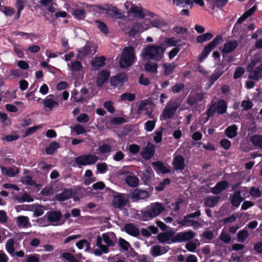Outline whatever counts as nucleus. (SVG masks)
Returning <instances> with one entry per match:
<instances>
[{"label":"nucleus","instance_id":"nucleus-1","mask_svg":"<svg viewBox=\"0 0 262 262\" xmlns=\"http://www.w3.org/2000/svg\"><path fill=\"white\" fill-rule=\"evenodd\" d=\"M166 48L164 47L148 45L142 49L141 54L143 58L159 61L163 57Z\"/></svg>","mask_w":262,"mask_h":262},{"label":"nucleus","instance_id":"nucleus-2","mask_svg":"<svg viewBox=\"0 0 262 262\" xmlns=\"http://www.w3.org/2000/svg\"><path fill=\"white\" fill-rule=\"evenodd\" d=\"M136 60L135 50L133 47L127 46L123 48L119 60L120 68L125 69L132 66Z\"/></svg>","mask_w":262,"mask_h":262},{"label":"nucleus","instance_id":"nucleus-3","mask_svg":"<svg viewBox=\"0 0 262 262\" xmlns=\"http://www.w3.org/2000/svg\"><path fill=\"white\" fill-rule=\"evenodd\" d=\"M165 208L160 203H155L147 206L145 210L141 211V219L143 221H147L157 216L164 211Z\"/></svg>","mask_w":262,"mask_h":262},{"label":"nucleus","instance_id":"nucleus-4","mask_svg":"<svg viewBox=\"0 0 262 262\" xmlns=\"http://www.w3.org/2000/svg\"><path fill=\"white\" fill-rule=\"evenodd\" d=\"M94 10L100 14H107L113 17L121 19L123 13L116 7L105 4L104 5H95L93 6Z\"/></svg>","mask_w":262,"mask_h":262},{"label":"nucleus","instance_id":"nucleus-5","mask_svg":"<svg viewBox=\"0 0 262 262\" xmlns=\"http://www.w3.org/2000/svg\"><path fill=\"white\" fill-rule=\"evenodd\" d=\"M222 41V36L221 35H216L211 42L204 47L198 58L199 61L202 62L208 56L210 52Z\"/></svg>","mask_w":262,"mask_h":262},{"label":"nucleus","instance_id":"nucleus-6","mask_svg":"<svg viewBox=\"0 0 262 262\" xmlns=\"http://www.w3.org/2000/svg\"><path fill=\"white\" fill-rule=\"evenodd\" d=\"M195 235L196 233L191 230L178 232L172 239V242L173 243H180L187 241L189 242L195 237Z\"/></svg>","mask_w":262,"mask_h":262},{"label":"nucleus","instance_id":"nucleus-7","mask_svg":"<svg viewBox=\"0 0 262 262\" xmlns=\"http://www.w3.org/2000/svg\"><path fill=\"white\" fill-rule=\"evenodd\" d=\"M98 160V157L95 155H83L75 158V162L78 165L79 167H81L80 166L82 165L94 164Z\"/></svg>","mask_w":262,"mask_h":262},{"label":"nucleus","instance_id":"nucleus-8","mask_svg":"<svg viewBox=\"0 0 262 262\" xmlns=\"http://www.w3.org/2000/svg\"><path fill=\"white\" fill-rule=\"evenodd\" d=\"M129 12L132 14H133L135 16L141 19L144 18L146 16H148L150 17H153L155 15V13L147 9H143L141 7L135 5L131 7Z\"/></svg>","mask_w":262,"mask_h":262},{"label":"nucleus","instance_id":"nucleus-9","mask_svg":"<svg viewBox=\"0 0 262 262\" xmlns=\"http://www.w3.org/2000/svg\"><path fill=\"white\" fill-rule=\"evenodd\" d=\"M179 107L176 102H169L163 111V116L165 119H169L172 117Z\"/></svg>","mask_w":262,"mask_h":262},{"label":"nucleus","instance_id":"nucleus-10","mask_svg":"<svg viewBox=\"0 0 262 262\" xmlns=\"http://www.w3.org/2000/svg\"><path fill=\"white\" fill-rule=\"evenodd\" d=\"M127 202L128 200L124 193H118L114 196L113 200V205L116 208L122 209L126 205Z\"/></svg>","mask_w":262,"mask_h":262},{"label":"nucleus","instance_id":"nucleus-11","mask_svg":"<svg viewBox=\"0 0 262 262\" xmlns=\"http://www.w3.org/2000/svg\"><path fill=\"white\" fill-rule=\"evenodd\" d=\"M156 146L153 144L148 142L147 146L144 147L140 152V155L145 160L150 159L155 153Z\"/></svg>","mask_w":262,"mask_h":262},{"label":"nucleus","instance_id":"nucleus-12","mask_svg":"<svg viewBox=\"0 0 262 262\" xmlns=\"http://www.w3.org/2000/svg\"><path fill=\"white\" fill-rule=\"evenodd\" d=\"M174 234L175 232L172 230L162 232L158 235L157 239L161 243H173L172 242V239L174 236Z\"/></svg>","mask_w":262,"mask_h":262},{"label":"nucleus","instance_id":"nucleus-13","mask_svg":"<svg viewBox=\"0 0 262 262\" xmlns=\"http://www.w3.org/2000/svg\"><path fill=\"white\" fill-rule=\"evenodd\" d=\"M149 196V192L144 190L135 189L130 194V198L133 202H136L141 199H144Z\"/></svg>","mask_w":262,"mask_h":262},{"label":"nucleus","instance_id":"nucleus-14","mask_svg":"<svg viewBox=\"0 0 262 262\" xmlns=\"http://www.w3.org/2000/svg\"><path fill=\"white\" fill-rule=\"evenodd\" d=\"M110 76V72L107 70H103L100 71L97 75L96 79L97 85L101 87L108 80Z\"/></svg>","mask_w":262,"mask_h":262},{"label":"nucleus","instance_id":"nucleus-15","mask_svg":"<svg viewBox=\"0 0 262 262\" xmlns=\"http://www.w3.org/2000/svg\"><path fill=\"white\" fill-rule=\"evenodd\" d=\"M127 80V75L124 73H120L110 79V83L112 86H116L118 84H123Z\"/></svg>","mask_w":262,"mask_h":262},{"label":"nucleus","instance_id":"nucleus-16","mask_svg":"<svg viewBox=\"0 0 262 262\" xmlns=\"http://www.w3.org/2000/svg\"><path fill=\"white\" fill-rule=\"evenodd\" d=\"M73 196L72 189L69 188L63 189V191L60 193L55 195V199L56 200L63 202L66 201Z\"/></svg>","mask_w":262,"mask_h":262},{"label":"nucleus","instance_id":"nucleus-17","mask_svg":"<svg viewBox=\"0 0 262 262\" xmlns=\"http://www.w3.org/2000/svg\"><path fill=\"white\" fill-rule=\"evenodd\" d=\"M152 165L154 167L155 170L158 174H166L171 172V170L167 168L161 161H158L154 162L152 163Z\"/></svg>","mask_w":262,"mask_h":262},{"label":"nucleus","instance_id":"nucleus-18","mask_svg":"<svg viewBox=\"0 0 262 262\" xmlns=\"http://www.w3.org/2000/svg\"><path fill=\"white\" fill-rule=\"evenodd\" d=\"M238 42L234 40L224 43L222 50L223 54H228L233 52L238 47Z\"/></svg>","mask_w":262,"mask_h":262},{"label":"nucleus","instance_id":"nucleus-19","mask_svg":"<svg viewBox=\"0 0 262 262\" xmlns=\"http://www.w3.org/2000/svg\"><path fill=\"white\" fill-rule=\"evenodd\" d=\"M228 186V182L226 180L217 182L215 186L211 189L210 192L214 194H219L225 190Z\"/></svg>","mask_w":262,"mask_h":262},{"label":"nucleus","instance_id":"nucleus-20","mask_svg":"<svg viewBox=\"0 0 262 262\" xmlns=\"http://www.w3.org/2000/svg\"><path fill=\"white\" fill-rule=\"evenodd\" d=\"M144 30V24L139 22L135 23L128 32V35L130 37H134L137 33L142 32Z\"/></svg>","mask_w":262,"mask_h":262},{"label":"nucleus","instance_id":"nucleus-21","mask_svg":"<svg viewBox=\"0 0 262 262\" xmlns=\"http://www.w3.org/2000/svg\"><path fill=\"white\" fill-rule=\"evenodd\" d=\"M172 165L176 170H183L185 166L184 158L181 155L176 156L173 158Z\"/></svg>","mask_w":262,"mask_h":262},{"label":"nucleus","instance_id":"nucleus-22","mask_svg":"<svg viewBox=\"0 0 262 262\" xmlns=\"http://www.w3.org/2000/svg\"><path fill=\"white\" fill-rule=\"evenodd\" d=\"M204 99L203 93H195L194 95H190L187 99V102L190 106L196 104Z\"/></svg>","mask_w":262,"mask_h":262},{"label":"nucleus","instance_id":"nucleus-23","mask_svg":"<svg viewBox=\"0 0 262 262\" xmlns=\"http://www.w3.org/2000/svg\"><path fill=\"white\" fill-rule=\"evenodd\" d=\"M48 220L51 222H57L60 220L62 217L61 211L54 210L48 211L46 213Z\"/></svg>","mask_w":262,"mask_h":262},{"label":"nucleus","instance_id":"nucleus-24","mask_svg":"<svg viewBox=\"0 0 262 262\" xmlns=\"http://www.w3.org/2000/svg\"><path fill=\"white\" fill-rule=\"evenodd\" d=\"M250 79L258 80L262 78V63L255 67L254 70L250 71L248 76Z\"/></svg>","mask_w":262,"mask_h":262},{"label":"nucleus","instance_id":"nucleus-25","mask_svg":"<svg viewBox=\"0 0 262 262\" xmlns=\"http://www.w3.org/2000/svg\"><path fill=\"white\" fill-rule=\"evenodd\" d=\"M124 230L127 234L134 237H137L140 234L139 230L132 223L126 224Z\"/></svg>","mask_w":262,"mask_h":262},{"label":"nucleus","instance_id":"nucleus-26","mask_svg":"<svg viewBox=\"0 0 262 262\" xmlns=\"http://www.w3.org/2000/svg\"><path fill=\"white\" fill-rule=\"evenodd\" d=\"M243 200L244 198L241 196V191L240 190L234 192L233 195L231 197V203L233 206L235 207H238Z\"/></svg>","mask_w":262,"mask_h":262},{"label":"nucleus","instance_id":"nucleus-27","mask_svg":"<svg viewBox=\"0 0 262 262\" xmlns=\"http://www.w3.org/2000/svg\"><path fill=\"white\" fill-rule=\"evenodd\" d=\"M151 18H153L150 21L152 27L160 28L165 25L164 20L160 16L155 14L154 16Z\"/></svg>","mask_w":262,"mask_h":262},{"label":"nucleus","instance_id":"nucleus-28","mask_svg":"<svg viewBox=\"0 0 262 262\" xmlns=\"http://www.w3.org/2000/svg\"><path fill=\"white\" fill-rule=\"evenodd\" d=\"M220 196H208L204 199V205L211 208L214 207L219 202Z\"/></svg>","mask_w":262,"mask_h":262},{"label":"nucleus","instance_id":"nucleus-29","mask_svg":"<svg viewBox=\"0 0 262 262\" xmlns=\"http://www.w3.org/2000/svg\"><path fill=\"white\" fill-rule=\"evenodd\" d=\"M106 58L104 56L95 57L91 62L92 66L96 69L104 67L105 64Z\"/></svg>","mask_w":262,"mask_h":262},{"label":"nucleus","instance_id":"nucleus-30","mask_svg":"<svg viewBox=\"0 0 262 262\" xmlns=\"http://www.w3.org/2000/svg\"><path fill=\"white\" fill-rule=\"evenodd\" d=\"M237 127L235 124H233L226 128L225 130L226 135L229 138H233L237 135Z\"/></svg>","mask_w":262,"mask_h":262},{"label":"nucleus","instance_id":"nucleus-31","mask_svg":"<svg viewBox=\"0 0 262 262\" xmlns=\"http://www.w3.org/2000/svg\"><path fill=\"white\" fill-rule=\"evenodd\" d=\"M91 49L90 46H84L82 49L78 51V53L77 56V58L82 59L91 53Z\"/></svg>","mask_w":262,"mask_h":262},{"label":"nucleus","instance_id":"nucleus-32","mask_svg":"<svg viewBox=\"0 0 262 262\" xmlns=\"http://www.w3.org/2000/svg\"><path fill=\"white\" fill-rule=\"evenodd\" d=\"M125 183L129 186L135 187L138 185L139 179L135 176H127L125 179Z\"/></svg>","mask_w":262,"mask_h":262},{"label":"nucleus","instance_id":"nucleus-33","mask_svg":"<svg viewBox=\"0 0 262 262\" xmlns=\"http://www.w3.org/2000/svg\"><path fill=\"white\" fill-rule=\"evenodd\" d=\"M163 67L164 69L163 72L164 75L165 76H168L172 73L176 67V65L174 62L164 63L163 64Z\"/></svg>","mask_w":262,"mask_h":262},{"label":"nucleus","instance_id":"nucleus-34","mask_svg":"<svg viewBox=\"0 0 262 262\" xmlns=\"http://www.w3.org/2000/svg\"><path fill=\"white\" fill-rule=\"evenodd\" d=\"M15 242L13 238H9L6 243V250L11 255L13 256L15 252Z\"/></svg>","mask_w":262,"mask_h":262},{"label":"nucleus","instance_id":"nucleus-35","mask_svg":"<svg viewBox=\"0 0 262 262\" xmlns=\"http://www.w3.org/2000/svg\"><path fill=\"white\" fill-rule=\"evenodd\" d=\"M60 147L59 143L56 141L52 142L49 146L45 149L46 153L47 155H52Z\"/></svg>","mask_w":262,"mask_h":262},{"label":"nucleus","instance_id":"nucleus-36","mask_svg":"<svg viewBox=\"0 0 262 262\" xmlns=\"http://www.w3.org/2000/svg\"><path fill=\"white\" fill-rule=\"evenodd\" d=\"M158 66L157 63H152L151 62H148L144 64V69L150 73L158 72Z\"/></svg>","mask_w":262,"mask_h":262},{"label":"nucleus","instance_id":"nucleus-37","mask_svg":"<svg viewBox=\"0 0 262 262\" xmlns=\"http://www.w3.org/2000/svg\"><path fill=\"white\" fill-rule=\"evenodd\" d=\"M161 45L166 47H177L176 38L174 37H166L162 41Z\"/></svg>","mask_w":262,"mask_h":262},{"label":"nucleus","instance_id":"nucleus-38","mask_svg":"<svg viewBox=\"0 0 262 262\" xmlns=\"http://www.w3.org/2000/svg\"><path fill=\"white\" fill-rule=\"evenodd\" d=\"M213 37V35L211 33L207 32L198 36L196 38V40L198 43H201L210 40Z\"/></svg>","mask_w":262,"mask_h":262},{"label":"nucleus","instance_id":"nucleus-39","mask_svg":"<svg viewBox=\"0 0 262 262\" xmlns=\"http://www.w3.org/2000/svg\"><path fill=\"white\" fill-rule=\"evenodd\" d=\"M250 140L254 146H258L262 149V136L254 135L251 137Z\"/></svg>","mask_w":262,"mask_h":262},{"label":"nucleus","instance_id":"nucleus-40","mask_svg":"<svg viewBox=\"0 0 262 262\" xmlns=\"http://www.w3.org/2000/svg\"><path fill=\"white\" fill-rule=\"evenodd\" d=\"M0 11L3 13L6 16H11L13 15L15 12V9L11 7L1 6Z\"/></svg>","mask_w":262,"mask_h":262},{"label":"nucleus","instance_id":"nucleus-41","mask_svg":"<svg viewBox=\"0 0 262 262\" xmlns=\"http://www.w3.org/2000/svg\"><path fill=\"white\" fill-rule=\"evenodd\" d=\"M227 110V103L224 100H220L217 103L216 111L220 114L226 113Z\"/></svg>","mask_w":262,"mask_h":262},{"label":"nucleus","instance_id":"nucleus-42","mask_svg":"<svg viewBox=\"0 0 262 262\" xmlns=\"http://www.w3.org/2000/svg\"><path fill=\"white\" fill-rule=\"evenodd\" d=\"M173 3L180 7H185V5H188L191 9L192 7V1L191 0H173Z\"/></svg>","mask_w":262,"mask_h":262},{"label":"nucleus","instance_id":"nucleus-43","mask_svg":"<svg viewBox=\"0 0 262 262\" xmlns=\"http://www.w3.org/2000/svg\"><path fill=\"white\" fill-rule=\"evenodd\" d=\"M95 23L97 24L98 29L103 34H107L108 33V29L106 24L102 21L96 20Z\"/></svg>","mask_w":262,"mask_h":262},{"label":"nucleus","instance_id":"nucleus-44","mask_svg":"<svg viewBox=\"0 0 262 262\" xmlns=\"http://www.w3.org/2000/svg\"><path fill=\"white\" fill-rule=\"evenodd\" d=\"M43 103L44 106L48 108L50 110H52L54 105H58V103L57 101L51 98L44 100Z\"/></svg>","mask_w":262,"mask_h":262},{"label":"nucleus","instance_id":"nucleus-45","mask_svg":"<svg viewBox=\"0 0 262 262\" xmlns=\"http://www.w3.org/2000/svg\"><path fill=\"white\" fill-rule=\"evenodd\" d=\"M15 199L18 202H31L33 201V199L30 194L25 193L21 196H16Z\"/></svg>","mask_w":262,"mask_h":262},{"label":"nucleus","instance_id":"nucleus-46","mask_svg":"<svg viewBox=\"0 0 262 262\" xmlns=\"http://www.w3.org/2000/svg\"><path fill=\"white\" fill-rule=\"evenodd\" d=\"M60 258L68 261L69 262H79L75 257L69 252H64L62 254Z\"/></svg>","mask_w":262,"mask_h":262},{"label":"nucleus","instance_id":"nucleus-47","mask_svg":"<svg viewBox=\"0 0 262 262\" xmlns=\"http://www.w3.org/2000/svg\"><path fill=\"white\" fill-rule=\"evenodd\" d=\"M225 68V64L224 62H222L215 69L214 73L220 77L228 69V68L226 69Z\"/></svg>","mask_w":262,"mask_h":262},{"label":"nucleus","instance_id":"nucleus-48","mask_svg":"<svg viewBox=\"0 0 262 262\" xmlns=\"http://www.w3.org/2000/svg\"><path fill=\"white\" fill-rule=\"evenodd\" d=\"M198 239H195V241H190L187 243L185 245L186 249L189 252H193L196 249L197 245L196 242H198Z\"/></svg>","mask_w":262,"mask_h":262},{"label":"nucleus","instance_id":"nucleus-49","mask_svg":"<svg viewBox=\"0 0 262 262\" xmlns=\"http://www.w3.org/2000/svg\"><path fill=\"white\" fill-rule=\"evenodd\" d=\"M1 171L3 174L6 175L10 177H13L15 176L14 170L12 167L6 168L4 166H0Z\"/></svg>","mask_w":262,"mask_h":262},{"label":"nucleus","instance_id":"nucleus-50","mask_svg":"<svg viewBox=\"0 0 262 262\" xmlns=\"http://www.w3.org/2000/svg\"><path fill=\"white\" fill-rule=\"evenodd\" d=\"M248 236V232L246 230H240L237 234V239L239 242H244Z\"/></svg>","mask_w":262,"mask_h":262},{"label":"nucleus","instance_id":"nucleus-51","mask_svg":"<svg viewBox=\"0 0 262 262\" xmlns=\"http://www.w3.org/2000/svg\"><path fill=\"white\" fill-rule=\"evenodd\" d=\"M85 13V11L83 9H76L73 11L72 14L77 19H82L84 18Z\"/></svg>","mask_w":262,"mask_h":262},{"label":"nucleus","instance_id":"nucleus-52","mask_svg":"<svg viewBox=\"0 0 262 262\" xmlns=\"http://www.w3.org/2000/svg\"><path fill=\"white\" fill-rule=\"evenodd\" d=\"M42 127V124H39L37 125L34 126L33 127H29L25 132V136L27 137L29 136L38 130L40 129Z\"/></svg>","mask_w":262,"mask_h":262},{"label":"nucleus","instance_id":"nucleus-53","mask_svg":"<svg viewBox=\"0 0 262 262\" xmlns=\"http://www.w3.org/2000/svg\"><path fill=\"white\" fill-rule=\"evenodd\" d=\"M135 95L131 93H125L122 94L120 96L121 101L128 100L129 101H132L135 99Z\"/></svg>","mask_w":262,"mask_h":262},{"label":"nucleus","instance_id":"nucleus-54","mask_svg":"<svg viewBox=\"0 0 262 262\" xmlns=\"http://www.w3.org/2000/svg\"><path fill=\"white\" fill-rule=\"evenodd\" d=\"M157 120H148L145 123L144 128L147 132H151L155 127Z\"/></svg>","mask_w":262,"mask_h":262},{"label":"nucleus","instance_id":"nucleus-55","mask_svg":"<svg viewBox=\"0 0 262 262\" xmlns=\"http://www.w3.org/2000/svg\"><path fill=\"white\" fill-rule=\"evenodd\" d=\"M84 188L83 187H78L75 189L74 190L72 189L73 192V196L75 201H77L79 200L78 195H80L84 191Z\"/></svg>","mask_w":262,"mask_h":262},{"label":"nucleus","instance_id":"nucleus-56","mask_svg":"<svg viewBox=\"0 0 262 262\" xmlns=\"http://www.w3.org/2000/svg\"><path fill=\"white\" fill-rule=\"evenodd\" d=\"M250 194L254 198H259L261 196V192L258 187H251L249 189Z\"/></svg>","mask_w":262,"mask_h":262},{"label":"nucleus","instance_id":"nucleus-57","mask_svg":"<svg viewBox=\"0 0 262 262\" xmlns=\"http://www.w3.org/2000/svg\"><path fill=\"white\" fill-rule=\"evenodd\" d=\"M29 223V218L27 216H20L17 217V225L19 226L26 227Z\"/></svg>","mask_w":262,"mask_h":262},{"label":"nucleus","instance_id":"nucleus-58","mask_svg":"<svg viewBox=\"0 0 262 262\" xmlns=\"http://www.w3.org/2000/svg\"><path fill=\"white\" fill-rule=\"evenodd\" d=\"M161 246L159 245H155L152 247L151 249V254L154 257H157L161 255Z\"/></svg>","mask_w":262,"mask_h":262},{"label":"nucleus","instance_id":"nucleus-59","mask_svg":"<svg viewBox=\"0 0 262 262\" xmlns=\"http://www.w3.org/2000/svg\"><path fill=\"white\" fill-rule=\"evenodd\" d=\"M82 65L79 61H74L71 63V70L73 71L77 72L81 70Z\"/></svg>","mask_w":262,"mask_h":262},{"label":"nucleus","instance_id":"nucleus-60","mask_svg":"<svg viewBox=\"0 0 262 262\" xmlns=\"http://www.w3.org/2000/svg\"><path fill=\"white\" fill-rule=\"evenodd\" d=\"M151 170L146 169L143 173L141 179L144 183H146L150 180Z\"/></svg>","mask_w":262,"mask_h":262},{"label":"nucleus","instance_id":"nucleus-61","mask_svg":"<svg viewBox=\"0 0 262 262\" xmlns=\"http://www.w3.org/2000/svg\"><path fill=\"white\" fill-rule=\"evenodd\" d=\"M248 18L245 13L237 19L236 23L235 24L233 29L232 32H237L238 31L237 25H240L246 19Z\"/></svg>","mask_w":262,"mask_h":262},{"label":"nucleus","instance_id":"nucleus-62","mask_svg":"<svg viewBox=\"0 0 262 262\" xmlns=\"http://www.w3.org/2000/svg\"><path fill=\"white\" fill-rule=\"evenodd\" d=\"M119 245L123 250L126 251H128L130 247L129 243L122 238H119Z\"/></svg>","mask_w":262,"mask_h":262},{"label":"nucleus","instance_id":"nucleus-63","mask_svg":"<svg viewBox=\"0 0 262 262\" xmlns=\"http://www.w3.org/2000/svg\"><path fill=\"white\" fill-rule=\"evenodd\" d=\"M245 73V69L243 67H237L234 71L233 78L234 79L241 77Z\"/></svg>","mask_w":262,"mask_h":262},{"label":"nucleus","instance_id":"nucleus-64","mask_svg":"<svg viewBox=\"0 0 262 262\" xmlns=\"http://www.w3.org/2000/svg\"><path fill=\"white\" fill-rule=\"evenodd\" d=\"M163 132V128L161 127L160 130L155 132L156 136L154 137V140L156 143H160L162 139V134Z\"/></svg>","mask_w":262,"mask_h":262}]
</instances>
